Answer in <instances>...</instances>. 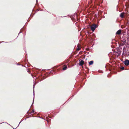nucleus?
I'll use <instances>...</instances> for the list:
<instances>
[{"label": "nucleus", "mask_w": 129, "mask_h": 129, "mask_svg": "<svg viewBox=\"0 0 129 129\" xmlns=\"http://www.w3.org/2000/svg\"><path fill=\"white\" fill-rule=\"evenodd\" d=\"M97 27L96 25L95 24H93L92 25L90 26L92 31L93 32L95 30V28Z\"/></svg>", "instance_id": "obj_1"}, {"label": "nucleus", "mask_w": 129, "mask_h": 129, "mask_svg": "<svg viewBox=\"0 0 129 129\" xmlns=\"http://www.w3.org/2000/svg\"><path fill=\"white\" fill-rule=\"evenodd\" d=\"M35 111L34 110H33L32 111L31 113H34Z\"/></svg>", "instance_id": "obj_10"}, {"label": "nucleus", "mask_w": 129, "mask_h": 129, "mask_svg": "<svg viewBox=\"0 0 129 129\" xmlns=\"http://www.w3.org/2000/svg\"><path fill=\"white\" fill-rule=\"evenodd\" d=\"M116 35H120L121 34V30L119 29L118 30L116 33Z\"/></svg>", "instance_id": "obj_4"}, {"label": "nucleus", "mask_w": 129, "mask_h": 129, "mask_svg": "<svg viewBox=\"0 0 129 129\" xmlns=\"http://www.w3.org/2000/svg\"><path fill=\"white\" fill-rule=\"evenodd\" d=\"M126 43V41L125 40L124 41H121L120 42V45L121 46L124 45Z\"/></svg>", "instance_id": "obj_2"}, {"label": "nucleus", "mask_w": 129, "mask_h": 129, "mask_svg": "<svg viewBox=\"0 0 129 129\" xmlns=\"http://www.w3.org/2000/svg\"><path fill=\"white\" fill-rule=\"evenodd\" d=\"M124 13H122L120 14V16L121 18H123L124 17Z\"/></svg>", "instance_id": "obj_7"}, {"label": "nucleus", "mask_w": 129, "mask_h": 129, "mask_svg": "<svg viewBox=\"0 0 129 129\" xmlns=\"http://www.w3.org/2000/svg\"><path fill=\"white\" fill-rule=\"evenodd\" d=\"M93 61L92 60H91L89 62V65H91L93 64Z\"/></svg>", "instance_id": "obj_8"}, {"label": "nucleus", "mask_w": 129, "mask_h": 129, "mask_svg": "<svg viewBox=\"0 0 129 129\" xmlns=\"http://www.w3.org/2000/svg\"><path fill=\"white\" fill-rule=\"evenodd\" d=\"M124 63L126 66L129 65V60L127 59H126L124 61Z\"/></svg>", "instance_id": "obj_3"}, {"label": "nucleus", "mask_w": 129, "mask_h": 129, "mask_svg": "<svg viewBox=\"0 0 129 129\" xmlns=\"http://www.w3.org/2000/svg\"><path fill=\"white\" fill-rule=\"evenodd\" d=\"M79 64L80 66H82L83 65L84 63V61L83 60H79Z\"/></svg>", "instance_id": "obj_5"}, {"label": "nucleus", "mask_w": 129, "mask_h": 129, "mask_svg": "<svg viewBox=\"0 0 129 129\" xmlns=\"http://www.w3.org/2000/svg\"><path fill=\"white\" fill-rule=\"evenodd\" d=\"M67 68V66L66 65L64 66L63 68V70H66Z\"/></svg>", "instance_id": "obj_9"}, {"label": "nucleus", "mask_w": 129, "mask_h": 129, "mask_svg": "<svg viewBox=\"0 0 129 129\" xmlns=\"http://www.w3.org/2000/svg\"><path fill=\"white\" fill-rule=\"evenodd\" d=\"M121 69L122 70H123L124 69V68L123 67L121 68Z\"/></svg>", "instance_id": "obj_11"}, {"label": "nucleus", "mask_w": 129, "mask_h": 129, "mask_svg": "<svg viewBox=\"0 0 129 129\" xmlns=\"http://www.w3.org/2000/svg\"><path fill=\"white\" fill-rule=\"evenodd\" d=\"M78 48L77 49V51H79L81 49V48L80 47V45L79 44H78L77 46Z\"/></svg>", "instance_id": "obj_6"}]
</instances>
